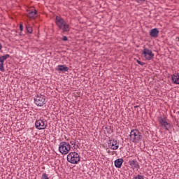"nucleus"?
Instances as JSON below:
<instances>
[{"label": "nucleus", "instance_id": "nucleus-9", "mask_svg": "<svg viewBox=\"0 0 179 179\" xmlns=\"http://www.w3.org/2000/svg\"><path fill=\"white\" fill-rule=\"evenodd\" d=\"M159 122L161 127H162V128H164V129H166V131H169L170 129V128H171V124H170V123L167 122V121L166 120L165 118L159 117Z\"/></svg>", "mask_w": 179, "mask_h": 179}, {"label": "nucleus", "instance_id": "nucleus-27", "mask_svg": "<svg viewBox=\"0 0 179 179\" xmlns=\"http://www.w3.org/2000/svg\"><path fill=\"white\" fill-rule=\"evenodd\" d=\"M2 50V44L0 43V51Z\"/></svg>", "mask_w": 179, "mask_h": 179}, {"label": "nucleus", "instance_id": "nucleus-22", "mask_svg": "<svg viewBox=\"0 0 179 179\" xmlns=\"http://www.w3.org/2000/svg\"><path fill=\"white\" fill-rule=\"evenodd\" d=\"M71 145H72V146L75 147L76 146V141L75 139H73L70 141Z\"/></svg>", "mask_w": 179, "mask_h": 179}, {"label": "nucleus", "instance_id": "nucleus-10", "mask_svg": "<svg viewBox=\"0 0 179 179\" xmlns=\"http://www.w3.org/2000/svg\"><path fill=\"white\" fill-rule=\"evenodd\" d=\"M129 165L131 167L132 170H139L140 166H139V162L136 160H129L128 162Z\"/></svg>", "mask_w": 179, "mask_h": 179}, {"label": "nucleus", "instance_id": "nucleus-25", "mask_svg": "<svg viewBox=\"0 0 179 179\" xmlns=\"http://www.w3.org/2000/svg\"><path fill=\"white\" fill-rule=\"evenodd\" d=\"M145 0H136V2H138V3H143V2H145Z\"/></svg>", "mask_w": 179, "mask_h": 179}, {"label": "nucleus", "instance_id": "nucleus-6", "mask_svg": "<svg viewBox=\"0 0 179 179\" xmlns=\"http://www.w3.org/2000/svg\"><path fill=\"white\" fill-rule=\"evenodd\" d=\"M45 96L43 94L37 95L34 97V103L38 107H43L45 104Z\"/></svg>", "mask_w": 179, "mask_h": 179}, {"label": "nucleus", "instance_id": "nucleus-8", "mask_svg": "<svg viewBox=\"0 0 179 179\" xmlns=\"http://www.w3.org/2000/svg\"><path fill=\"white\" fill-rule=\"evenodd\" d=\"M108 146L112 150H117V149L120 148V141H118L115 138H111L108 142Z\"/></svg>", "mask_w": 179, "mask_h": 179}, {"label": "nucleus", "instance_id": "nucleus-5", "mask_svg": "<svg viewBox=\"0 0 179 179\" xmlns=\"http://www.w3.org/2000/svg\"><path fill=\"white\" fill-rule=\"evenodd\" d=\"M142 55L147 61H151V59H153V58H155V54L153 53V52H152L151 50L148 48H144L142 52Z\"/></svg>", "mask_w": 179, "mask_h": 179}, {"label": "nucleus", "instance_id": "nucleus-16", "mask_svg": "<svg viewBox=\"0 0 179 179\" xmlns=\"http://www.w3.org/2000/svg\"><path fill=\"white\" fill-rule=\"evenodd\" d=\"M9 57H10V55L8 54L3 56H0V63L4 64L5 61H6V59H8Z\"/></svg>", "mask_w": 179, "mask_h": 179}, {"label": "nucleus", "instance_id": "nucleus-2", "mask_svg": "<svg viewBox=\"0 0 179 179\" xmlns=\"http://www.w3.org/2000/svg\"><path fill=\"white\" fill-rule=\"evenodd\" d=\"M142 138H143V136H142V133H141L139 130L132 129L129 135V141H131V142H133V143H139V142L142 141Z\"/></svg>", "mask_w": 179, "mask_h": 179}, {"label": "nucleus", "instance_id": "nucleus-20", "mask_svg": "<svg viewBox=\"0 0 179 179\" xmlns=\"http://www.w3.org/2000/svg\"><path fill=\"white\" fill-rule=\"evenodd\" d=\"M134 179H145V176L142 175H137L134 177Z\"/></svg>", "mask_w": 179, "mask_h": 179}, {"label": "nucleus", "instance_id": "nucleus-4", "mask_svg": "<svg viewBox=\"0 0 179 179\" xmlns=\"http://www.w3.org/2000/svg\"><path fill=\"white\" fill-rule=\"evenodd\" d=\"M71 151V144L68 142H61L59 145V152L62 155H68Z\"/></svg>", "mask_w": 179, "mask_h": 179}, {"label": "nucleus", "instance_id": "nucleus-1", "mask_svg": "<svg viewBox=\"0 0 179 179\" xmlns=\"http://www.w3.org/2000/svg\"><path fill=\"white\" fill-rule=\"evenodd\" d=\"M55 22L59 30H62V33H68V31L71 30L69 25L65 20L62 19L61 16H56Z\"/></svg>", "mask_w": 179, "mask_h": 179}, {"label": "nucleus", "instance_id": "nucleus-14", "mask_svg": "<svg viewBox=\"0 0 179 179\" xmlns=\"http://www.w3.org/2000/svg\"><path fill=\"white\" fill-rule=\"evenodd\" d=\"M36 15H37V10H36L35 9H32L29 10L27 16L28 17H30V19H34Z\"/></svg>", "mask_w": 179, "mask_h": 179}, {"label": "nucleus", "instance_id": "nucleus-7", "mask_svg": "<svg viewBox=\"0 0 179 179\" xmlns=\"http://www.w3.org/2000/svg\"><path fill=\"white\" fill-rule=\"evenodd\" d=\"M35 128L36 129H38L39 131L45 129V128H47V122H46L45 120H44L43 118L36 120L35 122Z\"/></svg>", "mask_w": 179, "mask_h": 179}, {"label": "nucleus", "instance_id": "nucleus-18", "mask_svg": "<svg viewBox=\"0 0 179 179\" xmlns=\"http://www.w3.org/2000/svg\"><path fill=\"white\" fill-rule=\"evenodd\" d=\"M27 31L31 34L33 33V28L30 25H26Z\"/></svg>", "mask_w": 179, "mask_h": 179}, {"label": "nucleus", "instance_id": "nucleus-24", "mask_svg": "<svg viewBox=\"0 0 179 179\" xmlns=\"http://www.w3.org/2000/svg\"><path fill=\"white\" fill-rule=\"evenodd\" d=\"M62 40L63 41H68V37H66V36H64Z\"/></svg>", "mask_w": 179, "mask_h": 179}, {"label": "nucleus", "instance_id": "nucleus-12", "mask_svg": "<svg viewBox=\"0 0 179 179\" xmlns=\"http://www.w3.org/2000/svg\"><path fill=\"white\" fill-rule=\"evenodd\" d=\"M150 37H153L154 38H157V37H159V29H157V28H154L151 29L150 31Z\"/></svg>", "mask_w": 179, "mask_h": 179}, {"label": "nucleus", "instance_id": "nucleus-13", "mask_svg": "<svg viewBox=\"0 0 179 179\" xmlns=\"http://www.w3.org/2000/svg\"><path fill=\"white\" fill-rule=\"evenodd\" d=\"M115 167L117 169H121L122 167V163H124V159L122 158L115 160Z\"/></svg>", "mask_w": 179, "mask_h": 179}, {"label": "nucleus", "instance_id": "nucleus-15", "mask_svg": "<svg viewBox=\"0 0 179 179\" xmlns=\"http://www.w3.org/2000/svg\"><path fill=\"white\" fill-rule=\"evenodd\" d=\"M172 82H173L175 85H179V73H176L175 74H173V76H172Z\"/></svg>", "mask_w": 179, "mask_h": 179}, {"label": "nucleus", "instance_id": "nucleus-3", "mask_svg": "<svg viewBox=\"0 0 179 179\" xmlns=\"http://www.w3.org/2000/svg\"><path fill=\"white\" fill-rule=\"evenodd\" d=\"M67 161L71 164H78L80 162V156L76 152H71L67 155Z\"/></svg>", "mask_w": 179, "mask_h": 179}, {"label": "nucleus", "instance_id": "nucleus-11", "mask_svg": "<svg viewBox=\"0 0 179 179\" xmlns=\"http://www.w3.org/2000/svg\"><path fill=\"white\" fill-rule=\"evenodd\" d=\"M57 72H68L69 71V68L66 65H58L55 69Z\"/></svg>", "mask_w": 179, "mask_h": 179}, {"label": "nucleus", "instance_id": "nucleus-19", "mask_svg": "<svg viewBox=\"0 0 179 179\" xmlns=\"http://www.w3.org/2000/svg\"><path fill=\"white\" fill-rule=\"evenodd\" d=\"M0 71L1 72H5V67L3 66V63H0Z\"/></svg>", "mask_w": 179, "mask_h": 179}, {"label": "nucleus", "instance_id": "nucleus-26", "mask_svg": "<svg viewBox=\"0 0 179 179\" xmlns=\"http://www.w3.org/2000/svg\"><path fill=\"white\" fill-rule=\"evenodd\" d=\"M20 31H23V24H20Z\"/></svg>", "mask_w": 179, "mask_h": 179}, {"label": "nucleus", "instance_id": "nucleus-17", "mask_svg": "<svg viewBox=\"0 0 179 179\" xmlns=\"http://www.w3.org/2000/svg\"><path fill=\"white\" fill-rule=\"evenodd\" d=\"M105 129H106L107 134H108V135L113 134V129H111V126L105 127Z\"/></svg>", "mask_w": 179, "mask_h": 179}, {"label": "nucleus", "instance_id": "nucleus-23", "mask_svg": "<svg viewBox=\"0 0 179 179\" xmlns=\"http://www.w3.org/2000/svg\"><path fill=\"white\" fill-rule=\"evenodd\" d=\"M137 64H138V65H141V66H143V65H146V63L145 62H142L141 61H139L138 59L136 60Z\"/></svg>", "mask_w": 179, "mask_h": 179}, {"label": "nucleus", "instance_id": "nucleus-21", "mask_svg": "<svg viewBox=\"0 0 179 179\" xmlns=\"http://www.w3.org/2000/svg\"><path fill=\"white\" fill-rule=\"evenodd\" d=\"M41 179H50L47 173H43Z\"/></svg>", "mask_w": 179, "mask_h": 179}]
</instances>
